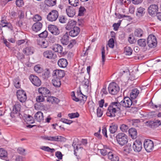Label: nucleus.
I'll return each instance as SVG.
<instances>
[{
    "mask_svg": "<svg viewBox=\"0 0 161 161\" xmlns=\"http://www.w3.org/2000/svg\"><path fill=\"white\" fill-rule=\"evenodd\" d=\"M117 143L121 146H123L128 142V136L124 133H119L116 136Z\"/></svg>",
    "mask_w": 161,
    "mask_h": 161,
    "instance_id": "1",
    "label": "nucleus"
},
{
    "mask_svg": "<svg viewBox=\"0 0 161 161\" xmlns=\"http://www.w3.org/2000/svg\"><path fill=\"white\" fill-rule=\"evenodd\" d=\"M108 91L112 95L117 94L119 90V88L118 85L115 82H112L109 85Z\"/></svg>",
    "mask_w": 161,
    "mask_h": 161,
    "instance_id": "2",
    "label": "nucleus"
},
{
    "mask_svg": "<svg viewBox=\"0 0 161 161\" xmlns=\"http://www.w3.org/2000/svg\"><path fill=\"white\" fill-rule=\"evenodd\" d=\"M58 16V12L56 10H53L48 14L47 16V19L49 21H54L57 20Z\"/></svg>",
    "mask_w": 161,
    "mask_h": 161,
    "instance_id": "3",
    "label": "nucleus"
},
{
    "mask_svg": "<svg viewBox=\"0 0 161 161\" xmlns=\"http://www.w3.org/2000/svg\"><path fill=\"white\" fill-rule=\"evenodd\" d=\"M147 44L151 48H154L157 45V39L155 36L152 35L148 36L147 39Z\"/></svg>",
    "mask_w": 161,
    "mask_h": 161,
    "instance_id": "4",
    "label": "nucleus"
},
{
    "mask_svg": "<svg viewBox=\"0 0 161 161\" xmlns=\"http://www.w3.org/2000/svg\"><path fill=\"white\" fill-rule=\"evenodd\" d=\"M144 146L146 150L148 152H150L154 148L153 142L152 140L147 139L145 141Z\"/></svg>",
    "mask_w": 161,
    "mask_h": 161,
    "instance_id": "5",
    "label": "nucleus"
},
{
    "mask_svg": "<svg viewBox=\"0 0 161 161\" xmlns=\"http://www.w3.org/2000/svg\"><path fill=\"white\" fill-rule=\"evenodd\" d=\"M17 96L18 100L21 103L25 102L27 99L25 92L23 90H19L17 92Z\"/></svg>",
    "mask_w": 161,
    "mask_h": 161,
    "instance_id": "6",
    "label": "nucleus"
},
{
    "mask_svg": "<svg viewBox=\"0 0 161 161\" xmlns=\"http://www.w3.org/2000/svg\"><path fill=\"white\" fill-rule=\"evenodd\" d=\"M158 10V6L155 4L150 5L148 8V13L152 16L155 15L156 14H157Z\"/></svg>",
    "mask_w": 161,
    "mask_h": 161,
    "instance_id": "7",
    "label": "nucleus"
},
{
    "mask_svg": "<svg viewBox=\"0 0 161 161\" xmlns=\"http://www.w3.org/2000/svg\"><path fill=\"white\" fill-rule=\"evenodd\" d=\"M132 148L135 152H140L142 148V142L140 140H136L133 143Z\"/></svg>",
    "mask_w": 161,
    "mask_h": 161,
    "instance_id": "8",
    "label": "nucleus"
},
{
    "mask_svg": "<svg viewBox=\"0 0 161 161\" xmlns=\"http://www.w3.org/2000/svg\"><path fill=\"white\" fill-rule=\"evenodd\" d=\"M29 79L32 83L35 86H39L41 84V81L37 76L31 75L30 76Z\"/></svg>",
    "mask_w": 161,
    "mask_h": 161,
    "instance_id": "9",
    "label": "nucleus"
},
{
    "mask_svg": "<svg viewBox=\"0 0 161 161\" xmlns=\"http://www.w3.org/2000/svg\"><path fill=\"white\" fill-rule=\"evenodd\" d=\"M120 103L121 106L125 108H130L132 104V101L128 97H125Z\"/></svg>",
    "mask_w": 161,
    "mask_h": 161,
    "instance_id": "10",
    "label": "nucleus"
},
{
    "mask_svg": "<svg viewBox=\"0 0 161 161\" xmlns=\"http://www.w3.org/2000/svg\"><path fill=\"white\" fill-rule=\"evenodd\" d=\"M53 75L54 78L60 79L64 76L65 73L63 70L56 69L53 71Z\"/></svg>",
    "mask_w": 161,
    "mask_h": 161,
    "instance_id": "11",
    "label": "nucleus"
},
{
    "mask_svg": "<svg viewBox=\"0 0 161 161\" xmlns=\"http://www.w3.org/2000/svg\"><path fill=\"white\" fill-rule=\"evenodd\" d=\"M43 55L45 58L50 59H54L56 57V55L51 50H47L44 51L43 53Z\"/></svg>",
    "mask_w": 161,
    "mask_h": 161,
    "instance_id": "12",
    "label": "nucleus"
},
{
    "mask_svg": "<svg viewBox=\"0 0 161 161\" xmlns=\"http://www.w3.org/2000/svg\"><path fill=\"white\" fill-rule=\"evenodd\" d=\"M49 31L52 34L55 35H58L60 33V31L57 27L53 25H49L48 27Z\"/></svg>",
    "mask_w": 161,
    "mask_h": 161,
    "instance_id": "13",
    "label": "nucleus"
},
{
    "mask_svg": "<svg viewBox=\"0 0 161 161\" xmlns=\"http://www.w3.org/2000/svg\"><path fill=\"white\" fill-rule=\"evenodd\" d=\"M38 91L39 94L47 97L50 94L49 90L45 87H41L38 89Z\"/></svg>",
    "mask_w": 161,
    "mask_h": 161,
    "instance_id": "14",
    "label": "nucleus"
},
{
    "mask_svg": "<svg viewBox=\"0 0 161 161\" xmlns=\"http://www.w3.org/2000/svg\"><path fill=\"white\" fill-rule=\"evenodd\" d=\"M66 13L67 15L70 17H73L75 14L74 8L71 6H68L66 9Z\"/></svg>",
    "mask_w": 161,
    "mask_h": 161,
    "instance_id": "15",
    "label": "nucleus"
},
{
    "mask_svg": "<svg viewBox=\"0 0 161 161\" xmlns=\"http://www.w3.org/2000/svg\"><path fill=\"white\" fill-rule=\"evenodd\" d=\"M115 109L109 105L108 108L106 112V114L108 116L111 117H114L115 116V113L117 112Z\"/></svg>",
    "mask_w": 161,
    "mask_h": 161,
    "instance_id": "16",
    "label": "nucleus"
},
{
    "mask_svg": "<svg viewBox=\"0 0 161 161\" xmlns=\"http://www.w3.org/2000/svg\"><path fill=\"white\" fill-rule=\"evenodd\" d=\"M115 109L109 105L108 108L106 112V114L108 116L111 117H114L115 116V113L117 112Z\"/></svg>",
    "mask_w": 161,
    "mask_h": 161,
    "instance_id": "17",
    "label": "nucleus"
},
{
    "mask_svg": "<svg viewBox=\"0 0 161 161\" xmlns=\"http://www.w3.org/2000/svg\"><path fill=\"white\" fill-rule=\"evenodd\" d=\"M80 31V30L79 27L77 26L74 27L69 32V35L73 37H75L79 34Z\"/></svg>",
    "mask_w": 161,
    "mask_h": 161,
    "instance_id": "18",
    "label": "nucleus"
},
{
    "mask_svg": "<svg viewBox=\"0 0 161 161\" xmlns=\"http://www.w3.org/2000/svg\"><path fill=\"white\" fill-rule=\"evenodd\" d=\"M60 42L63 45H66L68 44L69 42V39L68 34L67 32H66L61 36Z\"/></svg>",
    "mask_w": 161,
    "mask_h": 161,
    "instance_id": "19",
    "label": "nucleus"
},
{
    "mask_svg": "<svg viewBox=\"0 0 161 161\" xmlns=\"http://www.w3.org/2000/svg\"><path fill=\"white\" fill-rule=\"evenodd\" d=\"M42 26V23L37 22L33 24L32 27V29L33 31L37 32L41 29Z\"/></svg>",
    "mask_w": 161,
    "mask_h": 161,
    "instance_id": "20",
    "label": "nucleus"
},
{
    "mask_svg": "<svg viewBox=\"0 0 161 161\" xmlns=\"http://www.w3.org/2000/svg\"><path fill=\"white\" fill-rule=\"evenodd\" d=\"M58 64L60 67L65 68L68 65V62L66 59L62 58L58 60Z\"/></svg>",
    "mask_w": 161,
    "mask_h": 161,
    "instance_id": "21",
    "label": "nucleus"
},
{
    "mask_svg": "<svg viewBox=\"0 0 161 161\" xmlns=\"http://www.w3.org/2000/svg\"><path fill=\"white\" fill-rule=\"evenodd\" d=\"M76 22L73 20H70L66 25L65 28L66 30H70L75 27Z\"/></svg>",
    "mask_w": 161,
    "mask_h": 161,
    "instance_id": "22",
    "label": "nucleus"
},
{
    "mask_svg": "<svg viewBox=\"0 0 161 161\" xmlns=\"http://www.w3.org/2000/svg\"><path fill=\"white\" fill-rule=\"evenodd\" d=\"M37 44L42 48H46L48 46V42L45 39H40L37 40Z\"/></svg>",
    "mask_w": 161,
    "mask_h": 161,
    "instance_id": "23",
    "label": "nucleus"
},
{
    "mask_svg": "<svg viewBox=\"0 0 161 161\" xmlns=\"http://www.w3.org/2000/svg\"><path fill=\"white\" fill-rule=\"evenodd\" d=\"M34 118L37 121L41 122L43 120V114L41 112L38 111L35 114Z\"/></svg>",
    "mask_w": 161,
    "mask_h": 161,
    "instance_id": "24",
    "label": "nucleus"
},
{
    "mask_svg": "<svg viewBox=\"0 0 161 161\" xmlns=\"http://www.w3.org/2000/svg\"><path fill=\"white\" fill-rule=\"evenodd\" d=\"M139 93V91L137 88L133 89L130 93V98L132 99L136 98Z\"/></svg>",
    "mask_w": 161,
    "mask_h": 161,
    "instance_id": "25",
    "label": "nucleus"
},
{
    "mask_svg": "<svg viewBox=\"0 0 161 161\" xmlns=\"http://www.w3.org/2000/svg\"><path fill=\"white\" fill-rule=\"evenodd\" d=\"M23 52L27 55L32 54L34 53V49L33 47H28L23 49Z\"/></svg>",
    "mask_w": 161,
    "mask_h": 161,
    "instance_id": "26",
    "label": "nucleus"
},
{
    "mask_svg": "<svg viewBox=\"0 0 161 161\" xmlns=\"http://www.w3.org/2000/svg\"><path fill=\"white\" fill-rule=\"evenodd\" d=\"M109 106L113 108H114L117 112L119 111L120 109V104L118 102H112L110 104Z\"/></svg>",
    "mask_w": 161,
    "mask_h": 161,
    "instance_id": "27",
    "label": "nucleus"
},
{
    "mask_svg": "<svg viewBox=\"0 0 161 161\" xmlns=\"http://www.w3.org/2000/svg\"><path fill=\"white\" fill-rule=\"evenodd\" d=\"M129 133L131 137L133 139H136L137 136L136 130L134 128H131L129 130Z\"/></svg>",
    "mask_w": 161,
    "mask_h": 161,
    "instance_id": "28",
    "label": "nucleus"
},
{
    "mask_svg": "<svg viewBox=\"0 0 161 161\" xmlns=\"http://www.w3.org/2000/svg\"><path fill=\"white\" fill-rule=\"evenodd\" d=\"M145 13V8L142 7H140L137 8L136 15L138 17H140L143 16Z\"/></svg>",
    "mask_w": 161,
    "mask_h": 161,
    "instance_id": "29",
    "label": "nucleus"
},
{
    "mask_svg": "<svg viewBox=\"0 0 161 161\" xmlns=\"http://www.w3.org/2000/svg\"><path fill=\"white\" fill-rule=\"evenodd\" d=\"M51 141H55V142H63L64 141L65 138L60 136H51Z\"/></svg>",
    "mask_w": 161,
    "mask_h": 161,
    "instance_id": "30",
    "label": "nucleus"
},
{
    "mask_svg": "<svg viewBox=\"0 0 161 161\" xmlns=\"http://www.w3.org/2000/svg\"><path fill=\"white\" fill-rule=\"evenodd\" d=\"M21 106L19 102H15L14 105L13 107V112L17 114L20 112L21 109Z\"/></svg>",
    "mask_w": 161,
    "mask_h": 161,
    "instance_id": "31",
    "label": "nucleus"
},
{
    "mask_svg": "<svg viewBox=\"0 0 161 161\" xmlns=\"http://www.w3.org/2000/svg\"><path fill=\"white\" fill-rule=\"evenodd\" d=\"M117 129V125L114 123H112L109 126V130L111 133L113 134L116 132Z\"/></svg>",
    "mask_w": 161,
    "mask_h": 161,
    "instance_id": "32",
    "label": "nucleus"
},
{
    "mask_svg": "<svg viewBox=\"0 0 161 161\" xmlns=\"http://www.w3.org/2000/svg\"><path fill=\"white\" fill-rule=\"evenodd\" d=\"M107 154L108 158L109 159L113 161H118V157L116 156H115L114 153L110 150L109 151Z\"/></svg>",
    "mask_w": 161,
    "mask_h": 161,
    "instance_id": "33",
    "label": "nucleus"
},
{
    "mask_svg": "<svg viewBox=\"0 0 161 161\" xmlns=\"http://www.w3.org/2000/svg\"><path fill=\"white\" fill-rule=\"evenodd\" d=\"M53 50L56 52L61 53L62 51L63 47L60 45L58 44H55L53 47Z\"/></svg>",
    "mask_w": 161,
    "mask_h": 161,
    "instance_id": "34",
    "label": "nucleus"
},
{
    "mask_svg": "<svg viewBox=\"0 0 161 161\" xmlns=\"http://www.w3.org/2000/svg\"><path fill=\"white\" fill-rule=\"evenodd\" d=\"M52 83L54 86L57 87H59L61 85L60 79L54 78L52 80Z\"/></svg>",
    "mask_w": 161,
    "mask_h": 161,
    "instance_id": "35",
    "label": "nucleus"
},
{
    "mask_svg": "<svg viewBox=\"0 0 161 161\" xmlns=\"http://www.w3.org/2000/svg\"><path fill=\"white\" fill-rule=\"evenodd\" d=\"M77 96L79 98L80 100L86 101L87 99V96L84 95L80 91L79 92H77Z\"/></svg>",
    "mask_w": 161,
    "mask_h": 161,
    "instance_id": "36",
    "label": "nucleus"
},
{
    "mask_svg": "<svg viewBox=\"0 0 161 161\" xmlns=\"http://www.w3.org/2000/svg\"><path fill=\"white\" fill-rule=\"evenodd\" d=\"M110 150L107 146H104L103 148L100 149L101 154L103 156H105L108 154V152Z\"/></svg>",
    "mask_w": 161,
    "mask_h": 161,
    "instance_id": "37",
    "label": "nucleus"
},
{
    "mask_svg": "<svg viewBox=\"0 0 161 161\" xmlns=\"http://www.w3.org/2000/svg\"><path fill=\"white\" fill-rule=\"evenodd\" d=\"M8 156L7 151L3 148H0V158H6Z\"/></svg>",
    "mask_w": 161,
    "mask_h": 161,
    "instance_id": "38",
    "label": "nucleus"
},
{
    "mask_svg": "<svg viewBox=\"0 0 161 161\" xmlns=\"http://www.w3.org/2000/svg\"><path fill=\"white\" fill-rule=\"evenodd\" d=\"M134 34L135 36L137 37H141L142 36L143 31L141 29H137L134 31Z\"/></svg>",
    "mask_w": 161,
    "mask_h": 161,
    "instance_id": "39",
    "label": "nucleus"
},
{
    "mask_svg": "<svg viewBox=\"0 0 161 161\" xmlns=\"http://www.w3.org/2000/svg\"><path fill=\"white\" fill-rule=\"evenodd\" d=\"M56 0H45V3L47 6L50 7L55 5L56 4Z\"/></svg>",
    "mask_w": 161,
    "mask_h": 161,
    "instance_id": "40",
    "label": "nucleus"
},
{
    "mask_svg": "<svg viewBox=\"0 0 161 161\" xmlns=\"http://www.w3.org/2000/svg\"><path fill=\"white\" fill-rule=\"evenodd\" d=\"M40 148L45 151L50 153H53L55 151V149L53 148H51L48 146H42L40 147Z\"/></svg>",
    "mask_w": 161,
    "mask_h": 161,
    "instance_id": "41",
    "label": "nucleus"
},
{
    "mask_svg": "<svg viewBox=\"0 0 161 161\" xmlns=\"http://www.w3.org/2000/svg\"><path fill=\"white\" fill-rule=\"evenodd\" d=\"M132 53V50L131 48L129 46L126 47L124 49V53L128 55H131Z\"/></svg>",
    "mask_w": 161,
    "mask_h": 161,
    "instance_id": "42",
    "label": "nucleus"
},
{
    "mask_svg": "<svg viewBox=\"0 0 161 161\" xmlns=\"http://www.w3.org/2000/svg\"><path fill=\"white\" fill-rule=\"evenodd\" d=\"M1 25L2 27H7L9 28L11 26L10 23H8L7 21L3 19H2L1 21Z\"/></svg>",
    "mask_w": 161,
    "mask_h": 161,
    "instance_id": "43",
    "label": "nucleus"
},
{
    "mask_svg": "<svg viewBox=\"0 0 161 161\" xmlns=\"http://www.w3.org/2000/svg\"><path fill=\"white\" fill-rule=\"evenodd\" d=\"M115 15L119 19H120L124 17H126L129 19H132V18L130 16H126L125 15L119 13H115Z\"/></svg>",
    "mask_w": 161,
    "mask_h": 161,
    "instance_id": "44",
    "label": "nucleus"
},
{
    "mask_svg": "<svg viewBox=\"0 0 161 161\" xmlns=\"http://www.w3.org/2000/svg\"><path fill=\"white\" fill-rule=\"evenodd\" d=\"M137 43L138 45L141 47H145L146 45V40L143 39L138 40L137 41Z\"/></svg>",
    "mask_w": 161,
    "mask_h": 161,
    "instance_id": "45",
    "label": "nucleus"
},
{
    "mask_svg": "<svg viewBox=\"0 0 161 161\" xmlns=\"http://www.w3.org/2000/svg\"><path fill=\"white\" fill-rule=\"evenodd\" d=\"M105 47H102V64L103 65L104 64V62L105 61Z\"/></svg>",
    "mask_w": 161,
    "mask_h": 161,
    "instance_id": "46",
    "label": "nucleus"
},
{
    "mask_svg": "<svg viewBox=\"0 0 161 161\" xmlns=\"http://www.w3.org/2000/svg\"><path fill=\"white\" fill-rule=\"evenodd\" d=\"M131 150L130 145H127L125 146L124 148V153L125 154H127L129 153Z\"/></svg>",
    "mask_w": 161,
    "mask_h": 161,
    "instance_id": "47",
    "label": "nucleus"
},
{
    "mask_svg": "<svg viewBox=\"0 0 161 161\" xmlns=\"http://www.w3.org/2000/svg\"><path fill=\"white\" fill-rule=\"evenodd\" d=\"M69 3L71 6H77L79 4L78 0H68Z\"/></svg>",
    "mask_w": 161,
    "mask_h": 161,
    "instance_id": "48",
    "label": "nucleus"
},
{
    "mask_svg": "<svg viewBox=\"0 0 161 161\" xmlns=\"http://www.w3.org/2000/svg\"><path fill=\"white\" fill-rule=\"evenodd\" d=\"M128 128V126L127 125L124 124L121 125L120 127V130L122 132H126L127 131Z\"/></svg>",
    "mask_w": 161,
    "mask_h": 161,
    "instance_id": "49",
    "label": "nucleus"
},
{
    "mask_svg": "<svg viewBox=\"0 0 161 161\" xmlns=\"http://www.w3.org/2000/svg\"><path fill=\"white\" fill-rule=\"evenodd\" d=\"M19 77H18L14 79V86L17 88H19L20 87V85L19 81H18Z\"/></svg>",
    "mask_w": 161,
    "mask_h": 161,
    "instance_id": "50",
    "label": "nucleus"
},
{
    "mask_svg": "<svg viewBox=\"0 0 161 161\" xmlns=\"http://www.w3.org/2000/svg\"><path fill=\"white\" fill-rule=\"evenodd\" d=\"M86 11V9L83 7L81 6L79 8L78 15L82 16L84 15V12Z\"/></svg>",
    "mask_w": 161,
    "mask_h": 161,
    "instance_id": "51",
    "label": "nucleus"
},
{
    "mask_svg": "<svg viewBox=\"0 0 161 161\" xmlns=\"http://www.w3.org/2000/svg\"><path fill=\"white\" fill-rule=\"evenodd\" d=\"M68 115L69 118L71 119L78 117L79 116V114L77 112L69 114Z\"/></svg>",
    "mask_w": 161,
    "mask_h": 161,
    "instance_id": "52",
    "label": "nucleus"
},
{
    "mask_svg": "<svg viewBox=\"0 0 161 161\" xmlns=\"http://www.w3.org/2000/svg\"><path fill=\"white\" fill-rule=\"evenodd\" d=\"M50 71L48 69H46L43 74L42 75L43 78L44 79L47 78L49 76Z\"/></svg>",
    "mask_w": 161,
    "mask_h": 161,
    "instance_id": "53",
    "label": "nucleus"
},
{
    "mask_svg": "<svg viewBox=\"0 0 161 161\" xmlns=\"http://www.w3.org/2000/svg\"><path fill=\"white\" fill-rule=\"evenodd\" d=\"M108 45L111 48H113L114 47V41L113 38H110L108 41Z\"/></svg>",
    "mask_w": 161,
    "mask_h": 161,
    "instance_id": "54",
    "label": "nucleus"
},
{
    "mask_svg": "<svg viewBox=\"0 0 161 161\" xmlns=\"http://www.w3.org/2000/svg\"><path fill=\"white\" fill-rule=\"evenodd\" d=\"M121 21V20H119L118 23H115L113 25V26L114 27V31H116L118 30L119 26L120 25Z\"/></svg>",
    "mask_w": 161,
    "mask_h": 161,
    "instance_id": "55",
    "label": "nucleus"
},
{
    "mask_svg": "<svg viewBox=\"0 0 161 161\" xmlns=\"http://www.w3.org/2000/svg\"><path fill=\"white\" fill-rule=\"evenodd\" d=\"M42 19V17L38 14L35 15L33 18V21L36 22L41 21Z\"/></svg>",
    "mask_w": 161,
    "mask_h": 161,
    "instance_id": "56",
    "label": "nucleus"
},
{
    "mask_svg": "<svg viewBox=\"0 0 161 161\" xmlns=\"http://www.w3.org/2000/svg\"><path fill=\"white\" fill-rule=\"evenodd\" d=\"M34 70L38 73H40L42 71V69L39 65H37L35 66L34 67Z\"/></svg>",
    "mask_w": 161,
    "mask_h": 161,
    "instance_id": "57",
    "label": "nucleus"
},
{
    "mask_svg": "<svg viewBox=\"0 0 161 161\" xmlns=\"http://www.w3.org/2000/svg\"><path fill=\"white\" fill-rule=\"evenodd\" d=\"M71 96L72 99L74 101L76 102H78L80 101V99L79 98H78V97H77L75 96V94L74 92H72Z\"/></svg>",
    "mask_w": 161,
    "mask_h": 161,
    "instance_id": "58",
    "label": "nucleus"
},
{
    "mask_svg": "<svg viewBox=\"0 0 161 161\" xmlns=\"http://www.w3.org/2000/svg\"><path fill=\"white\" fill-rule=\"evenodd\" d=\"M45 96L42 95L41 96H38L36 98V101L38 102H43L44 101Z\"/></svg>",
    "mask_w": 161,
    "mask_h": 161,
    "instance_id": "59",
    "label": "nucleus"
},
{
    "mask_svg": "<svg viewBox=\"0 0 161 161\" xmlns=\"http://www.w3.org/2000/svg\"><path fill=\"white\" fill-rule=\"evenodd\" d=\"M97 116L98 117H101L103 114V111L101 108L98 107L97 110Z\"/></svg>",
    "mask_w": 161,
    "mask_h": 161,
    "instance_id": "60",
    "label": "nucleus"
},
{
    "mask_svg": "<svg viewBox=\"0 0 161 161\" xmlns=\"http://www.w3.org/2000/svg\"><path fill=\"white\" fill-rule=\"evenodd\" d=\"M24 2L23 0H16V6L20 7L24 5Z\"/></svg>",
    "mask_w": 161,
    "mask_h": 161,
    "instance_id": "61",
    "label": "nucleus"
},
{
    "mask_svg": "<svg viewBox=\"0 0 161 161\" xmlns=\"http://www.w3.org/2000/svg\"><path fill=\"white\" fill-rule=\"evenodd\" d=\"M76 41L75 40H71L69 45L68 46V47L70 48H72L76 44Z\"/></svg>",
    "mask_w": 161,
    "mask_h": 161,
    "instance_id": "62",
    "label": "nucleus"
},
{
    "mask_svg": "<svg viewBox=\"0 0 161 161\" xmlns=\"http://www.w3.org/2000/svg\"><path fill=\"white\" fill-rule=\"evenodd\" d=\"M47 31H45L39 34V36L40 37L45 38L47 36Z\"/></svg>",
    "mask_w": 161,
    "mask_h": 161,
    "instance_id": "63",
    "label": "nucleus"
},
{
    "mask_svg": "<svg viewBox=\"0 0 161 161\" xmlns=\"http://www.w3.org/2000/svg\"><path fill=\"white\" fill-rule=\"evenodd\" d=\"M153 125L154 128L157 127L161 125V121L160 120H156L155 121H153Z\"/></svg>",
    "mask_w": 161,
    "mask_h": 161,
    "instance_id": "64",
    "label": "nucleus"
}]
</instances>
